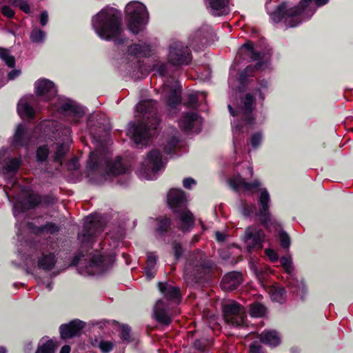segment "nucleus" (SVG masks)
<instances>
[{
	"label": "nucleus",
	"mask_w": 353,
	"mask_h": 353,
	"mask_svg": "<svg viewBox=\"0 0 353 353\" xmlns=\"http://www.w3.org/2000/svg\"><path fill=\"white\" fill-rule=\"evenodd\" d=\"M270 84L267 80H261L253 93L248 92L241 96L232 106L228 105L230 114L233 117L231 121L232 128V142L234 152L238 154L244 147V133L250 128L261 125L265 121L262 113H253L254 99L258 97L261 102L269 92Z\"/></svg>",
	"instance_id": "obj_1"
},
{
	"label": "nucleus",
	"mask_w": 353,
	"mask_h": 353,
	"mask_svg": "<svg viewBox=\"0 0 353 353\" xmlns=\"http://www.w3.org/2000/svg\"><path fill=\"white\" fill-rule=\"evenodd\" d=\"M226 183L236 192L243 190L245 192H259V195L256 204L259 205L256 210L254 204L248 203L246 201H241L240 212L244 216L248 217L254 214L259 219L262 225L269 228L270 225L276 222L270 212V195L266 188H264L259 179H254L251 183H248L239 173L232 177H226Z\"/></svg>",
	"instance_id": "obj_2"
},
{
	"label": "nucleus",
	"mask_w": 353,
	"mask_h": 353,
	"mask_svg": "<svg viewBox=\"0 0 353 353\" xmlns=\"http://www.w3.org/2000/svg\"><path fill=\"white\" fill-rule=\"evenodd\" d=\"M272 0L266 1V9L270 19L275 23L283 22L287 28H294L314 14L316 8L325 5L329 0H301L299 6L289 7L283 3L270 12L268 4Z\"/></svg>",
	"instance_id": "obj_3"
},
{
	"label": "nucleus",
	"mask_w": 353,
	"mask_h": 353,
	"mask_svg": "<svg viewBox=\"0 0 353 353\" xmlns=\"http://www.w3.org/2000/svg\"><path fill=\"white\" fill-rule=\"evenodd\" d=\"M137 112L142 116L143 121L130 122L127 134L137 146H143L147 145L150 139V128L157 129L160 123L158 101L154 99L140 101L137 105Z\"/></svg>",
	"instance_id": "obj_4"
},
{
	"label": "nucleus",
	"mask_w": 353,
	"mask_h": 353,
	"mask_svg": "<svg viewBox=\"0 0 353 353\" xmlns=\"http://www.w3.org/2000/svg\"><path fill=\"white\" fill-rule=\"evenodd\" d=\"M92 26L99 38L107 41L113 40L116 46L123 44L126 40L121 37L123 32L121 12L113 7L102 8L92 17Z\"/></svg>",
	"instance_id": "obj_5"
},
{
	"label": "nucleus",
	"mask_w": 353,
	"mask_h": 353,
	"mask_svg": "<svg viewBox=\"0 0 353 353\" xmlns=\"http://www.w3.org/2000/svg\"><path fill=\"white\" fill-rule=\"evenodd\" d=\"M104 228L105 224L101 220L92 216L86 217L82 232L78 234L77 239L81 243V248L73 258L74 265H78L79 261L89 254L97 236L104 230Z\"/></svg>",
	"instance_id": "obj_6"
},
{
	"label": "nucleus",
	"mask_w": 353,
	"mask_h": 353,
	"mask_svg": "<svg viewBox=\"0 0 353 353\" xmlns=\"http://www.w3.org/2000/svg\"><path fill=\"white\" fill-rule=\"evenodd\" d=\"M280 263L288 274V288L290 292L296 297L303 299L307 293L306 285L302 280H299L294 274V265L291 256H283Z\"/></svg>",
	"instance_id": "obj_7"
},
{
	"label": "nucleus",
	"mask_w": 353,
	"mask_h": 353,
	"mask_svg": "<svg viewBox=\"0 0 353 353\" xmlns=\"http://www.w3.org/2000/svg\"><path fill=\"white\" fill-rule=\"evenodd\" d=\"M125 14L127 17L128 28L134 34L141 30L146 15V8L143 4L139 2H130L125 7Z\"/></svg>",
	"instance_id": "obj_8"
},
{
	"label": "nucleus",
	"mask_w": 353,
	"mask_h": 353,
	"mask_svg": "<svg viewBox=\"0 0 353 353\" xmlns=\"http://www.w3.org/2000/svg\"><path fill=\"white\" fill-rule=\"evenodd\" d=\"M223 318L226 323L233 327L245 325L246 310L234 301H230L223 307Z\"/></svg>",
	"instance_id": "obj_9"
},
{
	"label": "nucleus",
	"mask_w": 353,
	"mask_h": 353,
	"mask_svg": "<svg viewBox=\"0 0 353 353\" xmlns=\"http://www.w3.org/2000/svg\"><path fill=\"white\" fill-rule=\"evenodd\" d=\"M265 240L263 230L256 226H248L245 230L243 241L245 245L248 252L261 250Z\"/></svg>",
	"instance_id": "obj_10"
},
{
	"label": "nucleus",
	"mask_w": 353,
	"mask_h": 353,
	"mask_svg": "<svg viewBox=\"0 0 353 353\" xmlns=\"http://www.w3.org/2000/svg\"><path fill=\"white\" fill-rule=\"evenodd\" d=\"M184 279L189 285L199 284V250L190 252L185 257Z\"/></svg>",
	"instance_id": "obj_11"
},
{
	"label": "nucleus",
	"mask_w": 353,
	"mask_h": 353,
	"mask_svg": "<svg viewBox=\"0 0 353 353\" xmlns=\"http://www.w3.org/2000/svg\"><path fill=\"white\" fill-rule=\"evenodd\" d=\"M270 50L269 47L260 50L257 49V46H254L252 42L248 41L241 47L239 53L245 59H249L251 61L263 59L265 62H268L270 57Z\"/></svg>",
	"instance_id": "obj_12"
},
{
	"label": "nucleus",
	"mask_w": 353,
	"mask_h": 353,
	"mask_svg": "<svg viewBox=\"0 0 353 353\" xmlns=\"http://www.w3.org/2000/svg\"><path fill=\"white\" fill-rule=\"evenodd\" d=\"M148 165L143 168L145 178L148 180L154 179L155 174L158 173L163 168L162 156L159 150L153 149L148 153ZM153 175V176H152Z\"/></svg>",
	"instance_id": "obj_13"
},
{
	"label": "nucleus",
	"mask_w": 353,
	"mask_h": 353,
	"mask_svg": "<svg viewBox=\"0 0 353 353\" xmlns=\"http://www.w3.org/2000/svg\"><path fill=\"white\" fill-rule=\"evenodd\" d=\"M84 327L85 323L78 319L70 321L66 324H61L59 326L60 337L63 340H67L80 336Z\"/></svg>",
	"instance_id": "obj_14"
},
{
	"label": "nucleus",
	"mask_w": 353,
	"mask_h": 353,
	"mask_svg": "<svg viewBox=\"0 0 353 353\" xmlns=\"http://www.w3.org/2000/svg\"><path fill=\"white\" fill-rule=\"evenodd\" d=\"M35 90L37 96L45 101H50L57 94L54 83L47 79L38 80L35 83Z\"/></svg>",
	"instance_id": "obj_15"
},
{
	"label": "nucleus",
	"mask_w": 353,
	"mask_h": 353,
	"mask_svg": "<svg viewBox=\"0 0 353 353\" xmlns=\"http://www.w3.org/2000/svg\"><path fill=\"white\" fill-rule=\"evenodd\" d=\"M231 0H204L207 10L214 17L230 14Z\"/></svg>",
	"instance_id": "obj_16"
},
{
	"label": "nucleus",
	"mask_w": 353,
	"mask_h": 353,
	"mask_svg": "<svg viewBox=\"0 0 353 353\" xmlns=\"http://www.w3.org/2000/svg\"><path fill=\"white\" fill-rule=\"evenodd\" d=\"M185 194L181 189H171L168 194V205L174 212L185 209Z\"/></svg>",
	"instance_id": "obj_17"
},
{
	"label": "nucleus",
	"mask_w": 353,
	"mask_h": 353,
	"mask_svg": "<svg viewBox=\"0 0 353 353\" xmlns=\"http://www.w3.org/2000/svg\"><path fill=\"white\" fill-rule=\"evenodd\" d=\"M169 61L175 65L187 64V54L182 43L176 42L170 46Z\"/></svg>",
	"instance_id": "obj_18"
},
{
	"label": "nucleus",
	"mask_w": 353,
	"mask_h": 353,
	"mask_svg": "<svg viewBox=\"0 0 353 353\" xmlns=\"http://www.w3.org/2000/svg\"><path fill=\"white\" fill-rule=\"evenodd\" d=\"M154 317L159 324L170 325L172 319L169 314L168 303L162 299L158 300L154 307Z\"/></svg>",
	"instance_id": "obj_19"
},
{
	"label": "nucleus",
	"mask_w": 353,
	"mask_h": 353,
	"mask_svg": "<svg viewBox=\"0 0 353 353\" xmlns=\"http://www.w3.org/2000/svg\"><path fill=\"white\" fill-rule=\"evenodd\" d=\"M159 290L167 301H173L178 304L181 301L182 294L179 287L170 285L168 283H159Z\"/></svg>",
	"instance_id": "obj_20"
},
{
	"label": "nucleus",
	"mask_w": 353,
	"mask_h": 353,
	"mask_svg": "<svg viewBox=\"0 0 353 353\" xmlns=\"http://www.w3.org/2000/svg\"><path fill=\"white\" fill-rule=\"evenodd\" d=\"M88 125L90 128V134L97 141H100L102 137L108 134L111 132V127L108 123L99 120H89Z\"/></svg>",
	"instance_id": "obj_21"
},
{
	"label": "nucleus",
	"mask_w": 353,
	"mask_h": 353,
	"mask_svg": "<svg viewBox=\"0 0 353 353\" xmlns=\"http://www.w3.org/2000/svg\"><path fill=\"white\" fill-rule=\"evenodd\" d=\"M182 87L179 85H174L170 88L168 92L166 93V103L167 105L170 109L176 110L177 106L182 104Z\"/></svg>",
	"instance_id": "obj_22"
},
{
	"label": "nucleus",
	"mask_w": 353,
	"mask_h": 353,
	"mask_svg": "<svg viewBox=\"0 0 353 353\" xmlns=\"http://www.w3.org/2000/svg\"><path fill=\"white\" fill-rule=\"evenodd\" d=\"M242 282V276L238 272H230L223 276L221 288L224 290H235Z\"/></svg>",
	"instance_id": "obj_23"
},
{
	"label": "nucleus",
	"mask_w": 353,
	"mask_h": 353,
	"mask_svg": "<svg viewBox=\"0 0 353 353\" xmlns=\"http://www.w3.org/2000/svg\"><path fill=\"white\" fill-rule=\"evenodd\" d=\"M29 141L28 129L22 123L16 127L13 136L12 143L14 147H23L27 145Z\"/></svg>",
	"instance_id": "obj_24"
},
{
	"label": "nucleus",
	"mask_w": 353,
	"mask_h": 353,
	"mask_svg": "<svg viewBox=\"0 0 353 353\" xmlns=\"http://www.w3.org/2000/svg\"><path fill=\"white\" fill-rule=\"evenodd\" d=\"M128 53L134 57H148L150 56L151 48L145 43H134L128 47Z\"/></svg>",
	"instance_id": "obj_25"
},
{
	"label": "nucleus",
	"mask_w": 353,
	"mask_h": 353,
	"mask_svg": "<svg viewBox=\"0 0 353 353\" xmlns=\"http://www.w3.org/2000/svg\"><path fill=\"white\" fill-rule=\"evenodd\" d=\"M3 173L14 176L19 172L22 165V160L21 157H12L10 159L3 160Z\"/></svg>",
	"instance_id": "obj_26"
},
{
	"label": "nucleus",
	"mask_w": 353,
	"mask_h": 353,
	"mask_svg": "<svg viewBox=\"0 0 353 353\" xmlns=\"http://www.w3.org/2000/svg\"><path fill=\"white\" fill-rule=\"evenodd\" d=\"M215 41V34L212 26L203 24L200 28V45L209 46Z\"/></svg>",
	"instance_id": "obj_27"
},
{
	"label": "nucleus",
	"mask_w": 353,
	"mask_h": 353,
	"mask_svg": "<svg viewBox=\"0 0 353 353\" xmlns=\"http://www.w3.org/2000/svg\"><path fill=\"white\" fill-rule=\"evenodd\" d=\"M199 120L198 113H186L179 121V127L185 132H189L194 127V123Z\"/></svg>",
	"instance_id": "obj_28"
},
{
	"label": "nucleus",
	"mask_w": 353,
	"mask_h": 353,
	"mask_svg": "<svg viewBox=\"0 0 353 353\" xmlns=\"http://www.w3.org/2000/svg\"><path fill=\"white\" fill-rule=\"evenodd\" d=\"M261 341L270 347H276L280 343V336L274 330L264 331L261 334Z\"/></svg>",
	"instance_id": "obj_29"
},
{
	"label": "nucleus",
	"mask_w": 353,
	"mask_h": 353,
	"mask_svg": "<svg viewBox=\"0 0 353 353\" xmlns=\"http://www.w3.org/2000/svg\"><path fill=\"white\" fill-rule=\"evenodd\" d=\"M106 167L108 173L113 176H119L125 172V168L121 157H117L114 162L108 161Z\"/></svg>",
	"instance_id": "obj_30"
},
{
	"label": "nucleus",
	"mask_w": 353,
	"mask_h": 353,
	"mask_svg": "<svg viewBox=\"0 0 353 353\" xmlns=\"http://www.w3.org/2000/svg\"><path fill=\"white\" fill-rule=\"evenodd\" d=\"M178 219L181 221V229L183 232H188L190 230L194 223L193 216L191 212L186 210L185 209L179 210Z\"/></svg>",
	"instance_id": "obj_31"
},
{
	"label": "nucleus",
	"mask_w": 353,
	"mask_h": 353,
	"mask_svg": "<svg viewBox=\"0 0 353 353\" xmlns=\"http://www.w3.org/2000/svg\"><path fill=\"white\" fill-rule=\"evenodd\" d=\"M155 232L161 236H163L171 228V219L167 216H159L155 219Z\"/></svg>",
	"instance_id": "obj_32"
},
{
	"label": "nucleus",
	"mask_w": 353,
	"mask_h": 353,
	"mask_svg": "<svg viewBox=\"0 0 353 353\" xmlns=\"http://www.w3.org/2000/svg\"><path fill=\"white\" fill-rule=\"evenodd\" d=\"M56 259L53 253L43 254L38 260V267L41 270H51L54 268Z\"/></svg>",
	"instance_id": "obj_33"
},
{
	"label": "nucleus",
	"mask_w": 353,
	"mask_h": 353,
	"mask_svg": "<svg viewBox=\"0 0 353 353\" xmlns=\"http://www.w3.org/2000/svg\"><path fill=\"white\" fill-rule=\"evenodd\" d=\"M63 112L73 116L75 119L82 118L84 112L81 106H77L70 103H63L60 108Z\"/></svg>",
	"instance_id": "obj_34"
},
{
	"label": "nucleus",
	"mask_w": 353,
	"mask_h": 353,
	"mask_svg": "<svg viewBox=\"0 0 353 353\" xmlns=\"http://www.w3.org/2000/svg\"><path fill=\"white\" fill-rule=\"evenodd\" d=\"M61 227L54 223L47 221L44 225L34 227L37 234H54L59 232Z\"/></svg>",
	"instance_id": "obj_35"
},
{
	"label": "nucleus",
	"mask_w": 353,
	"mask_h": 353,
	"mask_svg": "<svg viewBox=\"0 0 353 353\" xmlns=\"http://www.w3.org/2000/svg\"><path fill=\"white\" fill-rule=\"evenodd\" d=\"M17 111L21 118L34 119L35 111L28 102H19L17 106Z\"/></svg>",
	"instance_id": "obj_36"
},
{
	"label": "nucleus",
	"mask_w": 353,
	"mask_h": 353,
	"mask_svg": "<svg viewBox=\"0 0 353 353\" xmlns=\"http://www.w3.org/2000/svg\"><path fill=\"white\" fill-rule=\"evenodd\" d=\"M270 296L272 301L282 304L286 299V292L282 287H273L270 290Z\"/></svg>",
	"instance_id": "obj_37"
},
{
	"label": "nucleus",
	"mask_w": 353,
	"mask_h": 353,
	"mask_svg": "<svg viewBox=\"0 0 353 353\" xmlns=\"http://www.w3.org/2000/svg\"><path fill=\"white\" fill-rule=\"evenodd\" d=\"M101 167L100 157L97 153L91 152L86 162V170L95 172Z\"/></svg>",
	"instance_id": "obj_38"
},
{
	"label": "nucleus",
	"mask_w": 353,
	"mask_h": 353,
	"mask_svg": "<svg viewBox=\"0 0 353 353\" xmlns=\"http://www.w3.org/2000/svg\"><path fill=\"white\" fill-rule=\"evenodd\" d=\"M264 134L262 130L254 132L249 137V143L252 150H256L261 146L263 141Z\"/></svg>",
	"instance_id": "obj_39"
},
{
	"label": "nucleus",
	"mask_w": 353,
	"mask_h": 353,
	"mask_svg": "<svg viewBox=\"0 0 353 353\" xmlns=\"http://www.w3.org/2000/svg\"><path fill=\"white\" fill-rule=\"evenodd\" d=\"M249 265L257 279L262 281L265 279L268 274V269H263L261 264L254 261H250Z\"/></svg>",
	"instance_id": "obj_40"
},
{
	"label": "nucleus",
	"mask_w": 353,
	"mask_h": 353,
	"mask_svg": "<svg viewBox=\"0 0 353 353\" xmlns=\"http://www.w3.org/2000/svg\"><path fill=\"white\" fill-rule=\"evenodd\" d=\"M68 150L69 147L67 143L63 141L61 143H59L53 156V161L57 163H61L63 157H65Z\"/></svg>",
	"instance_id": "obj_41"
},
{
	"label": "nucleus",
	"mask_w": 353,
	"mask_h": 353,
	"mask_svg": "<svg viewBox=\"0 0 353 353\" xmlns=\"http://www.w3.org/2000/svg\"><path fill=\"white\" fill-rule=\"evenodd\" d=\"M157 262V256L153 252L147 254L146 265L145 268V274L146 276L153 278L154 276L152 269L154 268Z\"/></svg>",
	"instance_id": "obj_42"
},
{
	"label": "nucleus",
	"mask_w": 353,
	"mask_h": 353,
	"mask_svg": "<svg viewBox=\"0 0 353 353\" xmlns=\"http://www.w3.org/2000/svg\"><path fill=\"white\" fill-rule=\"evenodd\" d=\"M213 268V262L211 261H202L200 259V278L201 274H204L206 276V281L210 280V274H212ZM200 283H201V279H200Z\"/></svg>",
	"instance_id": "obj_43"
},
{
	"label": "nucleus",
	"mask_w": 353,
	"mask_h": 353,
	"mask_svg": "<svg viewBox=\"0 0 353 353\" xmlns=\"http://www.w3.org/2000/svg\"><path fill=\"white\" fill-rule=\"evenodd\" d=\"M41 204V196L31 194L24 200V205L27 210H34Z\"/></svg>",
	"instance_id": "obj_44"
},
{
	"label": "nucleus",
	"mask_w": 353,
	"mask_h": 353,
	"mask_svg": "<svg viewBox=\"0 0 353 353\" xmlns=\"http://www.w3.org/2000/svg\"><path fill=\"white\" fill-rule=\"evenodd\" d=\"M0 59L5 62L8 68H14L15 58L10 54L8 50L0 47Z\"/></svg>",
	"instance_id": "obj_45"
},
{
	"label": "nucleus",
	"mask_w": 353,
	"mask_h": 353,
	"mask_svg": "<svg viewBox=\"0 0 353 353\" xmlns=\"http://www.w3.org/2000/svg\"><path fill=\"white\" fill-rule=\"evenodd\" d=\"M46 32L38 28L32 29L30 34V40L34 43H42L45 40Z\"/></svg>",
	"instance_id": "obj_46"
},
{
	"label": "nucleus",
	"mask_w": 353,
	"mask_h": 353,
	"mask_svg": "<svg viewBox=\"0 0 353 353\" xmlns=\"http://www.w3.org/2000/svg\"><path fill=\"white\" fill-rule=\"evenodd\" d=\"M178 143L179 139L175 136L170 137V139L167 141L165 145L163 147L164 152L168 155L174 154L175 152V148Z\"/></svg>",
	"instance_id": "obj_47"
},
{
	"label": "nucleus",
	"mask_w": 353,
	"mask_h": 353,
	"mask_svg": "<svg viewBox=\"0 0 353 353\" xmlns=\"http://www.w3.org/2000/svg\"><path fill=\"white\" fill-rule=\"evenodd\" d=\"M265 308L261 303H253L250 307V315L252 317L259 318L264 315Z\"/></svg>",
	"instance_id": "obj_48"
},
{
	"label": "nucleus",
	"mask_w": 353,
	"mask_h": 353,
	"mask_svg": "<svg viewBox=\"0 0 353 353\" xmlns=\"http://www.w3.org/2000/svg\"><path fill=\"white\" fill-rule=\"evenodd\" d=\"M104 266V257L100 254H93L90 258L89 267L90 268H102Z\"/></svg>",
	"instance_id": "obj_49"
},
{
	"label": "nucleus",
	"mask_w": 353,
	"mask_h": 353,
	"mask_svg": "<svg viewBox=\"0 0 353 353\" xmlns=\"http://www.w3.org/2000/svg\"><path fill=\"white\" fill-rule=\"evenodd\" d=\"M55 345L52 339H49L38 347L35 353H54Z\"/></svg>",
	"instance_id": "obj_50"
},
{
	"label": "nucleus",
	"mask_w": 353,
	"mask_h": 353,
	"mask_svg": "<svg viewBox=\"0 0 353 353\" xmlns=\"http://www.w3.org/2000/svg\"><path fill=\"white\" fill-rule=\"evenodd\" d=\"M130 332V327L127 324L123 325L121 328V339L126 342L127 343L132 342L134 340V339L132 337Z\"/></svg>",
	"instance_id": "obj_51"
},
{
	"label": "nucleus",
	"mask_w": 353,
	"mask_h": 353,
	"mask_svg": "<svg viewBox=\"0 0 353 353\" xmlns=\"http://www.w3.org/2000/svg\"><path fill=\"white\" fill-rule=\"evenodd\" d=\"M49 157V149L47 145H41L37 148L36 157L39 162H44Z\"/></svg>",
	"instance_id": "obj_52"
},
{
	"label": "nucleus",
	"mask_w": 353,
	"mask_h": 353,
	"mask_svg": "<svg viewBox=\"0 0 353 353\" xmlns=\"http://www.w3.org/2000/svg\"><path fill=\"white\" fill-rule=\"evenodd\" d=\"M172 249H173V253H174V260H175V261H177L179 259H181L183 255V253H184L183 248L181 243H179L176 241H174L172 242Z\"/></svg>",
	"instance_id": "obj_53"
},
{
	"label": "nucleus",
	"mask_w": 353,
	"mask_h": 353,
	"mask_svg": "<svg viewBox=\"0 0 353 353\" xmlns=\"http://www.w3.org/2000/svg\"><path fill=\"white\" fill-rule=\"evenodd\" d=\"M279 238L280 241V244H281V246L284 248H288L290 247L291 245V240L290 237L288 236V234L284 232L281 231L279 234Z\"/></svg>",
	"instance_id": "obj_54"
},
{
	"label": "nucleus",
	"mask_w": 353,
	"mask_h": 353,
	"mask_svg": "<svg viewBox=\"0 0 353 353\" xmlns=\"http://www.w3.org/2000/svg\"><path fill=\"white\" fill-rule=\"evenodd\" d=\"M99 347L101 352L109 353L112 351L114 345L111 341L101 340L99 343Z\"/></svg>",
	"instance_id": "obj_55"
},
{
	"label": "nucleus",
	"mask_w": 353,
	"mask_h": 353,
	"mask_svg": "<svg viewBox=\"0 0 353 353\" xmlns=\"http://www.w3.org/2000/svg\"><path fill=\"white\" fill-rule=\"evenodd\" d=\"M199 102V95L197 93L190 94L188 95V99L184 103L187 107H195Z\"/></svg>",
	"instance_id": "obj_56"
},
{
	"label": "nucleus",
	"mask_w": 353,
	"mask_h": 353,
	"mask_svg": "<svg viewBox=\"0 0 353 353\" xmlns=\"http://www.w3.org/2000/svg\"><path fill=\"white\" fill-rule=\"evenodd\" d=\"M265 255H266L267 258L269 261L272 262H276L279 259V256L276 252L272 248H268L264 250Z\"/></svg>",
	"instance_id": "obj_57"
},
{
	"label": "nucleus",
	"mask_w": 353,
	"mask_h": 353,
	"mask_svg": "<svg viewBox=\"0 0 353 353\" xmlns=\"http://www.w3.org/2000/svg\"><path fill=\"white\" fill-rule=\"evenodd\" d=\"M57 201V199L50 194L41 196V204L46 205H54Z\"/></svg>",
	"instance_id": "obj_58"
},
{
	"label": "nucleus",
	"mask_w": 353,
	"mask_h": 353,
	"mask_svg": "<svg viewBox=\"0 0 353 353\" xmlns=\"http://www.w3.org/2000/svg\"><path fill=\"white\" fill-rule=\"evenodd\" d=\"M55 127L57 128V132L61 131L62 134L63 135V137H65V138H63V140L68 141V139H69V136L71 132L70 127H68V126L63 127L61 125H57V126H55Z\"/></svg>",
	"instance_id": "obj_59"
},
{
	"label": "nucleus",
	"mask_w": 353,
	"mask_h": 353,
	"mask_svg": "<svg viewBox=\"0 0 353 353\" xmlns=\"http://www.w3.org/2000/svg\"><path fill=\"white\" fill-rule=\"evenodd\" d=\"M1 14H3L4 17L8 18V19H12L14 16V11L12 8L8 6H4L1 7Z\"/></svg>",
	"instance_id": "obj_60"
},
{
	"label": "nucleus",
	"mask_w": 353,
	"mask_h": 353,
	"mask_svg": "<svg viewBox=\"0 0 353 353\" xmlns=\"http://www.w3.org/2000/svg\"><path fill=\"white\" fill-rule=\"evenodd\" d=\"M202 69L204 70L203 74L200 75V80L202 81H208L210 77V74L212 73V70L209 68L208 65H202Z\"/></svg>",
	"instance_id": "obj_61"
},
{
	"label": "nucleus",
	"mask_w": 353,
	"mask_h": 353,
	"mask_svg": "<svg viewBox=\"0 0 353 353\" xmlns=\"http://www.w3.org/2000/svg\"><path fill=\"white\" fill-rule=\"evenodd\" d=\"M19 8L25 14H30L31 13V9L29 3H28L27 0H23L21 1L20 3H19Z\"/></svg>",
	"instance_id": "obj_62"
},
{
	"label": "nucleus",
	"mask_w": 353,
	"mask_h": 353,
	"mask_svg": "<svg viewBox=\"0 0 353 353\" xmlns=\"http://www.w3.org/2000/svg\"><path fill=\"white\" fill-rule=\"evenodd\" d=\"M156 71L159 73V74L161 77H165L168 74V64L167 63H161L156 69Z\"/></svg>",
	"instance_id": "obj_63"
},
{
	"label": "nucleus",
	"mask_w": 353,
	"mask_h": 353,
	"mask_svg": "<svg viewBox=\"0 0 353 353\" xmlns=\"http://www.w3.org/2000/svg\"><path fill=\"white\" fill-rule=\"evenodd\" d=\"M250 352L252 353H263L261 346L257 342H254L250 345Z\"/></svg>",
	"instance_id": "obj_64"
}]
</instances>
